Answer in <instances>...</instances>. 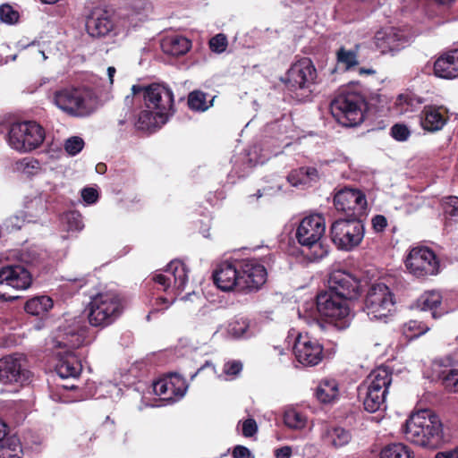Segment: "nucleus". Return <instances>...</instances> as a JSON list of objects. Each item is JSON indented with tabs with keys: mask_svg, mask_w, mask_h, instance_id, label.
I'll use <instances>...</instances> for the list:
<instances>
[{
	"mask_svg": "<svg viewBox=\"0 0 458 458\" xmlns=\"http://www.w3.org/2000/svg\"><path fill=\"white\" fill-rule=\"evenodd\" d=\"M328 290L316 297L317 310L328 327L344 328V268L334 265L327 280Z\"/></svg>",
	"mask_w": 458,
	"mask_h": 458,
	"instance_id": "1",
	"label": "nucleus"
},
{
	"mask_svg": "<svg viewBox=\"0 0 458 458\" xmlns=\"http://www.w3.org/2000/svg\"><path fill=\"white\" fill-rule=\"evenodd\" d=\"M404 433L409 441L419 446L436 449L444 443L443 423L430 409L411 413L405 422Z\"/></svg>",
	"mask_w": 458,
	"mask_h": 458,
	"instance_id": "2",
	"label": "nucleus"
},
{
	"mask_svg": "<svg viewBox=\"0 0 458 458\" xmlns=\"http://www.w3.org/2000/svg\"><path fill=\"white\" fill-rule=\"evenodd\" d=\"M52 102L62 111L73 116H86L97 108V98L86 88H64L54 92Z\"/></svg>",
	"mask_w": 458,
	"mask_h": 458,
	"instance_id": "3",
	"label": "nucleus"
},
{
	"mask_svg": "<svg viewBox=\"0 0 458 458\" xmlns=\"http://www.w3.org/2000/svg\"><path fill=\"white\" fill-rule=\"evenodd\" d=\"M122 310V302L117 294L110 292L98 293L88 305L89 323L95 327H106L118 318Z\"/></svg>",
	"mask_w": 458,
	"mask_h": 458,
	"instance_id": "4",
	"label": "nucleus"
},
{
	"mask_svg": "<svg viewBox=\"0 0 458 458\" xmlns=\"http://www.w3.org/2000/svg\"><path fill=\"white\" fill-rule=\"evenodd\" d=\"M46 137L44 128L34 121L14 123L11 125L7 143L19 153H29L38 148Z\"/></svg>",
	"mask_w": 458,
	"mask_h": 458,
	"instance_id": "5",
	"label": "nucleus"
},
{
	"mask_svg": "<svg viewBox=\"0 0 458 458\" xmlns=\"http://www.w3.org/2000/svg\"><path fill=\"white\" fill-rule=\"evenodd\" d=\"M364 310L371 320L385 323L395 311L394 295L383 283L373 284L368 290L364 301Z\"/></svg>",
	"mask_w": 458,
	"mask_h": 458,
	"instance_id": "6",
	"label": "nucleus"
},
{
	"mask_svg": "<svg viewBox=\"0 0 458 458\" xmlns=\"http://www.w3.org/2000/svg\"><path fill=\"white\" fill-rule=\"evenodd\" d=\"M131 94L133 97L142 98L147 108H152L156 112H162L169 115L174 114V93L165 84L133 85Z\"/></svg>",
	"mask_w": 458,
	"mask_h": 458,
	"instance_id": "7",
	"label": "nucleus"
},
{
	"mask_svg": "<svg viewBox=\"0 0 458 458\" xmlns=\"http://www.w3.org/2000/svg\"><path fill=\"white\" fill-rule=\"evenodd\" d=\"M131 19L124 17L116 21L115 16L110 12L103 9H96L88 17L86 29L91 37L115 36L121 31L128 30L131 26H136Z\"/></svg>",
	"mask_w": 458,
	"mask_h": 458,
	"instance_id": "8",
	"label": "nucleus"
},
{
	"mask_svg": "<svg viewBox=\"0 0 458 458\" xmlns=\"http://www.w3.org/2000/svg\"><path fill=\"white\" fill-rule=\"evenodd\" d=\"M325 230V219L319 215L304 217L296 229L295 236L301 246L309 249H318V250H315L313 252L312 258L314 259H322L326 254L319 242Z\"/></svg>",
	"mask_w": 458,
	"mask_h": 458,
	"instance_id": "9",
	"label": "nucleus"
},
{
	"mask_svg": "<svg viewBox=\"0 0 458 458\" xmlns=\"http://www.w3.org/2000/svg\"><path fill=\"white\" fill-rule=\"evenodd\" d=\"M369 108L364 88L360 81L345 83V127H356L365 118Z\"/></svg>",
	"mask_w": 458,
	"mask_h": 458,
	"instance_id": "10",
	"label": "nucleus"
},
{
	"mask_svg": "<svg viewBox=\"0 0 458 458\" xmlns=\"http://www.w3.org/2000/svg\"><path fill=\"white\" fill-rule=\"evenodd\" d=\"M28 360L21 353H12L0 359V382L4 385H28L32 373L28 369Z\"/></svg>",
	"mask_w": 458,
	"mask_h": 458,
	"instance_id": "11",
	"label": "nucleus"
},
{
	"mask_svg": "<svg viewBox=\"0 0 458 458\" xmlns=\"http://www.w3.org/2000/svg\"><path fill=\"white\" fill-rule=\"evenodd\" d=\"M188 282V269L180 260L171 261L165 269V274H156L147 283L149 290L162 291L170 295L172 284L179 291H183Z\"/></svg>",
	"mask_w": 458,
	"mask_h": 458,
	"instance_id": "12",
	"label": "nucleus"
},
{
	"mask_svg": "<svg viewBox=\"0 0 458 458\" xmlns=\"http://www.w3.org/2000/svg\"><path fill=\"white\" fill-rule=\"evenodd\" d=\"M405 266L416 277L435 276L439 271V261L435 252L428 247L412 248L405 259Z\"/></svg>",
	"mask_w": 458,
	"mask_h": 458,
	"instance_id": "13",
	"label": "nucleus"
},
{
	"mask_svg": "<svg viewBox=\"0 0 458 458\" xmlns=\"http://www.w3.org/2000/svg\"><path fill=\"white\" fill-rule=\"evenodd\" d=\"M241 293H250L259 291L267 279L265 266L256 259H238Z\"/></svg>",
	"mask_w": 458,
	"mask_h": 458,
	"instance_id": "14",
	"label": "nucleus"
},
{
	"mask_svg": "<svg viewBox=\"0 0 458 458\" xmlns=\"http://www.w3.org/2000/svg\"><path fill=\"white\" fill-rule=\"evenodd\" d=\"M215 285L223 292L241 293L238 259L225 260L216 265L212 273Z\"/></svg>",
	"mask_w": 458,
	"mask_h": 458,
	"instance_id": "15",
	"label": "nucleus"
},
{
	"mask_svg": "<svg viewBox=\"0 0 458 458\" xmlns=\"http://www.w3.org/2000/svg\"><path fill=\"white\" fill-rule=\"evenodd\" d=\"M293 353L302 365L315 366L322 360L323 346L308 335L300 334L294 342Z\"/></svg>",
	"mask_w": 458,
	"mask_h": 458,
	"instance_id": "16",
	"label": "nucleus"
},
{
	"mask_svg": "<svg viewBox=\"0 0 458 458\" xmlns=\"http://www.w3.org/2000/svg\"><path fill=\"white\" fill-rule=\"evenodd\" d=\"M316 76V68L311 60L302 58L290 67L284 82L290 89H305L314 82Z\"/></svg>",
	"mask_w": 458,
	"mask_h": 458,
	"instance_id": "17",
	"label": "nucleus"
},
{
	"mask_svg": "<svg viewBox=\"0 0 458 458\" xmlns=\"http://www.w3.org/2000/svg\"><path fill=\"white\" fill-rule=\"evenodd\" d=\"M187 388L185 379L177 373H171L153 384L155 394L172 403L181 399L185 394Z\"/></svg>",
	"mask_w": 458,
	"mask_h": 458,
	"instance_id": "18",
	"label": "nucleus"
},
{
	"mask_svg": "<svg viewBox=\"0 0 458 458\" xmlns=\"http://www.w3.org/2000/svg\"><path fill=\"white\" fill-rule=\"evenodd\" d=\"M374 40L377 49L382 55L390 54L392 55L404 48L408 42L407 37L394 28L377 31Z\"/></svg>",
	"mask_w": 458,
	"mask_h": 458,
	"instance_id": "19",
	"label": "nucleus"
},
{
	"mask_svg": "<svg viewBox=\"0 0 458 458\" xmlns=\"http://www.w3.org/2000/svg\"><path fill=\"white\" fill-rule=\"evenodd\" d=\"M388 388L364 382L358 387V396L362 400L364 409L375 412L385 406Z\"/></svg>",
	"mask_w": 458,
	"mask_h": 458,
	"instance_id": "20",
	"label": "nucleus"
},
{
	"mask_svg": "<svg viewBox=\"0 0 458 458\" xmlns=\"http://www.w3.org/2000/svg\"><path fill=\"white\" fill-rule=\"evenodd\" d=\"M31 283L30 273L22 266H6L0 269V284H6L17 290H25Z\"/></svg>",
	"mask_w": 458,
	"mask_h": 458,
	"instance_id": "21",
	"label": "nucleus"
},
{
	"mask_svg": "<svg viewBox=\"0 0 458 458\" xmlns=\"http://www.w3.org/2000/svg\"><path fill=\"white\" fill-rule=\"evenodd\" d=\"M447 121V111L443 106H425L420 114L421 127L430 132L440 131Z\"/></svg>",
	"mask_w": 458,
	"mask_h": 458,
	"instance_id": "22",
	"label": "nucleus"
},
{
	"mask_svg": "<svg viewBox=\"0 0 458 458\" xmlns=\"http://www.w3.org/2000/svg\"><path fill=\"white\" fill-rule=\"evenodd\" d=\"M437 77L452 80L458 77V49L451 50L439 56L434 63Z\"/></svg>",
	"mask_w": 458,
	"mask_h": 458,
	"instance_id": "23",
	"label": "nucleus"
},
{
	"mask_svg": "<svg viewBox=\"0 0 458 458\" xmlns=\"http://www.w3.org/2000/svg\"><path fill=\"white\" fill-rule=\"evenodd\" d=\"M169 116V114L162 112H156V110L152 108L145 107V109L141 110L138 114L135 127L140 131H151L165 124Z\"/></svg>",
	"mask_w": 458,
	"mask_h": 458,
	"instance_id": "24",
	"label": "nucleus"
},
{
	"mask_svg": "<svg viewBox=\"0 0 458 458\" xmlns=\"http://www.w3.org/2000/svg\"><path fill=\"white\" fill-rule=\"evenodd\" d=\"M320 173L316 167L303 166L293 170L287 176L288 182L293 187H310L320 180Z\"/></svg>",
	"mask_w": 458,
	"mask_h": 458,
	"instance_id": "25",
	"label": "nucleus"
},
{
	"mask_svg": "<svg viewBox=\"0 0 458 458\" xmlns=\"http://www.w3.org/2000/svg\"><path fill=\"white\" fill-rule=\"evenodd\" d=\"M55 369L62 378L77 377L82 370V365L74 353L66 352L59 356Z\"/></svg>",
	"mask_w": 458,
	"mask_h": 458,
	"instance_id": "26",
	"label": "nucleus"
},
{
	"mask_svg": "<svg viewBox=\"0 0 458 458\" xmlns=\"http://www.w3.org/2000/svg\"><path fill=\"white\" fill-rule=\"evenodd\" d=\"M345 251H349L360 244L364 238L365 228L360 219L345 218Z\"/></svg>",
	"mask_w": 458,
	"mask_h": 458,
	"instance_id": "27",
	"label": "nucleus"
},
{
	"mask_svg": "<svg viewBox=\"0 0 458 458\" xmlns=\"http://www.w3.org/2000/svg\"><path fill=\"white\" fill-rule=\"evenodd\" d=\"M54 306L53 300L47 295L36 296L28 300L24 305L25 311L39 318H46Z\"/></svg>",
	"mask_w": 458,
	"mask_h": 458,
	"instance_id": "28",
	"label": "nucleus"
},
{
	"mask_svg": "<svg viewBox=\"0 0 458 458\" xmlns=\"http://www.w3.org/2000/svg\"><path fill=\"white\" fill-rule=\"evenodd\" d=\"M162 49L165 54L171 55H182L186 54L191 47V41L181 35H173L166 37L161 44Z\"/></svg>",
	"mask_w": 458,
	"mask_h": 458,
	"instance_id": "29",
	"label": "nucleus"
},
{
	"mask_svg": "<svg viewBox=\"0 0 458 458\" xmlns=\"http://www.w3.org/2000/svg\"><path fill=\"white\" fill-rule=\"evenodd\" d=\"M315 394L320 403H332L339 395L338 384L335 379L323 380L317 387Z\"/></svg>",
	"mask_w": 458,
	"mask_h": 458,
	"instance_id": "30",
	"label": "nucleus"
},
{
	"mask_svg": "<svg viewBox=\"0 0 458 458\" xmlns=\"http://www.w3.org/2000/svg\"><path fill=\"white\" fill-rule=\"evenodd\" d=\"M22 454L21 443L16 435H8L0 441V458H21Z\"/></svg>",
	"mask_w": 458,
	"mask_h": 458,
	"instance_id": "31",
	"label": "nucleus"
},
{
	"mask_svg": "<svg viewBox=\"0 0 458 458\" xmlns=\"http://www.w3.org/2000/svg\"><path fill=\"white\" fill-rule=\"evenodd\" d=\"M442 295L438 291H428L418 299V306L423 310H431L432 317L437 318L443 314V312L437 311V309L442 303Z\"/></svg>",
	"mask_w": 458,
	"mask_h": 458,
	"instance_id": "32",
	"label": "nucleus"
},
{
	"mask_svg": "<svg viewBox=\"0 0 458 458\" xmlns=\"http://www.w3.org/2000/svg\"><path fill=\"white\" fill-rule=\"evenodd\" d=\"M393 370L387 366H380L373 369L364 381L371 385L388 388L392 383Z\"/></svg>",
	"mask_w": 458,
	"mask_h": 458,
	"instance_id": "33",
	"label": "nucleus"
},
{
	"mask_svg": "<svg viewBox=\"0 0 458 458\" xmlns=\"http://www.w3.org/2000/svg\"><path fill=\"white\" fill-rule=\"evenodd\" d=\"M362 292L360 280L345 271V301H357L361 296Z\"/></svg>",
	"mask_w": 458,
	"mask_h": 458,
	"instance_id": "34",
	"label": "nucleus"
},
{
	"mask_svg": "<svg viewBox=\"0 0 458 458\" xmlns=\"http://www.w3.org/2000/svg\"><path fill=\"white\" fill-rule=\"evenodd\" d=\"M429 327L422 321L411 319L402 327V333L407 340H413L424 335Z\"/></svg>",
	"mask_w": 458,
	"mask_h": 458,
	"instance_id": "35",
	"label": "nucleus"
},
{
	"mask_svg": "<svg viewBox=\"0 0 458 458\" xmlns=\"http://www.w3.org/2000/svg\"><path fill=\"white\" fill-rule=\"evenodd\" d=\"M60 221L67 232H79L84 227L81 215L79 211L71 210L64 212L61 215Z\"/></svg>",
	"mask_w": 458,
	"mask_h": 458,
	"instance_id": "36",
	"label": "nucleus"
},
{
	"mask_svg": "<svg viewBox=\"0 0 458 458\" xmlns=\"http://www.w3.org/2000/svg\"><path fill=\"white\" fill-rule=\"evenodd\" d=\"M380 458H413V456L407 445L398 443L385 446L380 453Z\"/></svg>",
	"mask_w": 458,
	"mask_h": 458,
	"instance_id": "37",
	"label": "nucleus"
},
{
	"mask_svg": "<svg viewBox=\"0 0 458 458\" xmlns=\"http://www.w3.org/2000/svg\"><path fill=\"white\" fill-rule=\"evenodd\" d=\"M284 423L289 428L302 429L306 427L307 418L295 409H288L284 413Z\"/></svg>",
	"mask_w": 458,
	"mask_h": 458,
	"instance_id": "38",
	"label": "nucleus"
},
{
	"mask_svg": "<svg viewBox=\"0 0 458 458\" xmlns=\"http://www.w3.org/2000/svg\"><path fill=\"white\" fill-rule=\"evenodd\" d=\"M325 444L339 448L344 445V428L340 426L330 425L323 434Z\"/></svg>",
	"mask_w": 458,
	"mask_h": 458,
	"instance_id": "39",
	"label": "nucleus"
},
{
	"mask_svg": "<svg viewBox=\"0 0 458 458\" xmlns=\"http://www.w3.org/2000/svg\"><path fill=\"white\" fill-rule=\"evenodd\" d=\"M423 98L416 96L412 92L400 94L396 100V105L403 112H411L423 103Z\"/></svg>",
	"mask_w": 458,
	"mask_h": 458,
	"instance_id": "40",
	"label": "nucleus"
},
{
	"mask_svg": "<svg viewBox=\"0 0 458 458\" xmlns=\"http://www.w3.org/2000/svg\"><path fill=\"white\" fill-rule=\"evenodd\" d=\"M213 99L207 101V95L199 90L192 91L188 97V106L191 110L204 112L212 106Z\"/></svg>",
	"mask_w": 458,
	"mask_h": 458,
	"instance_id": "41",
	"label": "nucleus"
},
{
	"mask_svg": "<svg viewBox=\"0 0 458 458\" xmlns=\"http://www.w3.org/2000/svg\"><path fill=\"white\" fill-rule=\"evenodd\" d=\"M15 169L28 176H32L40 172L41 166L37 159L24 157L16 162Z\"/></svg>",
	"mask_w": 458,
	"mask_h": 458,
	"instance_id": "42",
	"label": "nucleus"
},
{
	"mask_svg": "<svg viewBox=\"0 0 458 458\" xmlns=\"http://www.w3.org/2000/svg\"><path fill=\"white\" fill-rule=\"evenodd\" d=\"M329 110L334 119L340 124L344 118V94L338 93L330 102Z\"/></svg>",
	"mask_w": 458,
	"mask_h": 458,
	"instance_id": "43",
	"label": "nucleus"
},
{
	"mask_svg": "<svg viewBox=\"0 0 458 458\" xmlns=\"http://www.w3.org/2000/svg\"><path fill=\"white\" fill-rule=\"evenodd\" d=\"M441 209L445 218V225L447 226L451 222H458V202H441Z\"/></svg>",
	"mask_w": 458,
	"mask_h": 458,
	"instance_id": "44",
	"label": "nucleus"
},
{
	"mask_svg": "<svg viewBox=\"0 0 458 458\" xmlns=\"http://www.w3.org/2000/svg\"><path fill=\"white\" fill-rule=\"evenodd\" d=\"M85 332H75L73 330L66 333L65 342L64 344L72 349L80 348L85 342Z\"/></svg>",
	"mask_w": 458,
	"mask_h": 458,
	"instance_id": "45",
	"label": "nucleus"
},
{
	"mask_svg": "<svg viewBox=\"0 0 458 458\" xmlns=\"http://www.w3.org/2000/svg\"><path fill=\"white\" fill-rule=\"evenodd\" d=\"M345 425L349 427L348 432L360 429L363 426V414L361 411H352L345 415Z\"/></svg>",
	"mask_w": 458,
	"mask_h": 458,
	"instance_id": "46",
	"label": "nucleus"
},
{
	"mask_svg": "<svg viewBox=\"0 0 458 458\" xmlns=\"http://www.w3.org/2000/svg\"><path fill=\"white\" fill-rule=\"evenodd\" d=\"M83 147L84 140L79 136H72L64 142V149L71 156H75L80 153Z\"/></svg>",
	"mask_w": 458,
	"mask_h": 458,
	"instance_id": "47",
	"label": "nucleus"
},
{
	"mask_svg": "<svg viewBox=\"0 0 458 458\" xmlns=\"http://www.w3.org/2000/svg\"><path fill=\"white\" fill-rule=\"evenodd\" d=\"M391 136L397 141H405L411 136V131L403 123H395L391 127Z\"/></svg>",
	"mask_w": 458,
	"mask_h": 458,
	"instance_id": "48",
	"label": "nucleus"
},
{
	"mask_svg": "<svg viewBox=\"0 0 458 458\" xmlns=\"http://www.w3.org/2000/svg\"><path fill=\"white\" fill-rule=\"evenodd\" d=\"M19 19V14L9 4H2L0 6V20L3 22L13 24Z\"/></svg>",
	"mask_w": 458,
	"mask_h": 458,
	"instance_id": "49",
	"label": "nucleus"
},
{
	"mask_svg": "<svg viewBox=\"0 0 458 458\" xmlns=\"http://www.w3.org/2000/svg\"><path fill=\"white\" fill-rule=\"evenodd\" d=\"M342 219L334 222L330 228V234L332 242L336 245L339 250H344V235L341 233Z\"/></svg>",
	"mask_w": 458,
	"mask_h": 458,
	"instance_id": "50",
	"label": "nucleus"
},
{
	"mask_svg": "<svg viewBox=\"0 0 458 458\" xmlns=\"http://www.w3.org/2000/svg\"><path fill=\"white\" fill-rule=\"evenodd\" d=\"M443 384L448 391H458V369H450L444 377Z\"/></svg>",
	"mask_w": 458,
	"mask_h": 458,
	"instance_id": "51",
	"label": "nucleus"
},
{
	"mask_svg": "<svg viewBox=\"0 0 458 458\" xmlns=\"http://www.w3.org/2000/svg\"><path fill=\"white\" fill-rule=\"evenodd\" d=\"M209 47L213 52L223 53L227 47V38L224 34H217L209 40Z\"/></svg>",
	"mask_w": 458,
	"mask_h": 458,
	"instance_id": "52",
	"label": "nucleus"
},
{
	"mask_svg": "<svg viewBox=\"0 0 458 458\" xmlns=\"http://www.w3.org/2000/svg\"><path fill=\"white\" fill-rule=\"evenodd\" d=\"M176 300L174 294L171 295L170 297H164V296H157L155 298V301L153 303L154 310L159 311V310H166L171 304L174 302Z\"/></svg>",
	"mask_w": 458,
	"mask_h": 458,
	"instance_id": "53",
	"label": "nucleus"
},
{
	"mask_svg": "<svg viewBox=\"0 0 458 458\" xmlns=\"http://www.w3.org/2000/svg\"><path fill=\"white\" fill-rule=\"evenodd\" d=\"M355 48V50H345V72L354 70V68L359 64L356 51L359 48V45H356Z\"/></svg>",
	"mask_w": 458,
	"mask_h": 458,
	"instance_id": "54",
	"label": "nucleus"
},
{
	"mask_svg": "<svg viewBox=\"0 0 458 458\" xmlns=\"http://www.w3.org/2000/svg\"><path fill=\"white\" fill-rule=\"evenodd\" d=\"M242 435L245 437H253L258 431V425L254 419L249 418L242 422Z\"/></svg>",
	"mask_w": 458,
	"mask_h": 458,
	"instance_id": "55",
	"label": "nucleus"
},
{
	"mask_svg": "<svg viewBox=\"0 0 458 458\" xmlns=\"http://www.w3.org/2000/svg\"><path fill=\"white\" fill-rule=\"evenodd\" d=\"M372 228L376 233H383L388 225L387 219L383 215H376L371 219Z\"/></svg>",
	"mask_w": 458,
	"mask_h": 458,
	"instance_id": "56",
	"label": "nucleus"
},
{
	"mask_svg": "<svg viewBox=\"0 0 458 458\" xmlns=\"http://www.w3.org/2000/svg\"><path fill=\"white\" fill-rule=\"evenodd\" d=\"M242 369V364L239 360L228 361L224 366V372L229 376H237Z\"/></svg>",
	"mask_w": 458,
	"mask_h": 458,
	"instance_id": "57",
	"label": "nucleus"
},
{
	"mask_svg": "<svg viewBox=\"0 0 458 458\" xmlns=\"http://www.w3.org/2000/svg\"><path fill=\"white\" fill-rule=\"evenodd\" d=\"M247 324H245L244 322L241 323L239 321H234L231 323L229 326L230 333L235 337L242 336L247 331Z\"/></svg>",
	"mask_w": 458,
	"mask_h": 458,
	"instance_id": "58",
	"label": "nucleus"
},
{
	"mask_svg": "<svg viewBox=\"0 0 458 458\" xmlns=\"http://www.w3.org/2000/svg\"><path fill=\"white\" fill-rule=\"evenodd\" d=\"M98 197V191L96 187H85L81 191L82 200H97Z\"/></svg>",
	"mask_w": 458,
	"mask_h": 458,
	"instance_id": "59",
	"label": "nucleus"
},
{
	"mask_svg": "<svg viewBox=\"0 0 458 458\" xmlns=\"http://www.w3.org/2000/svg\"><path fill=\"white\" fill-rule=\"evenodd\" d=\"M233 458H251L250 451L244 445H238L233 450Z\"/></svg>",
	"mask_w": 458,
	"mask_h": 458,
	"instance_id": "60",
	"label": "nucleus"
},
{
	"mask_svg": "<svg viewBox=\"0 0 458 458\" xmlns=\"http://www.w3.org/2000/svg\"><path fill=\"white\" fill-rule=\"evenodd\" d=\"M208 370L209 374H215L216 373V367L211 362L207 360L199 369H197V371L191 376V379L193 380L194 377H196L198 375Z\"/></svg>",
	"mask_w": 458,
	"mask_h": 458,
	"instance_id": "61",
	"label": "nucleus"
},
{
	"mask_svg": "<svg viewBox=\"0 0 458 458\" xmlns=\"http://www.w3.org/2000/svg\"><path fill=\"white\" fill-rule=\"evenodd\" d=\"M345 194H351V197L354 198V200H366L365 194L360 191L345 185Z\"/></svg>",
	"mask_w": 458,
	"mask_h": 458,
	"instance_id": "62",
	"label": "nucleus"
},
{
	"mask_svg": "<svg viewBox=\"0 0 458 458\" xmlns=\"http://www.w3.org/2000/svg\"><path fill=\"white\" fill-rule=\"evenodd\" d=\"M292 455V448L288 445L276 449L275 456L276 458H290Z\"/></svg>",
	"mask_w": 458,
	"mask_h": 458,
	"instance_id": "63",
	"label": "nucleus"
},
{
	"mask_svg": "<svg viewBox=\"0 0 458 458\" xmlns=\"http://www.w3.org/2000/svg\"><path fill=\"white\" fill-rule=\"evenodd\" d=\"M435 458H458V450L453 449L444 452H438Z\"/></svg>",
	"mask_w": 458,
	"mask_h": 458,
	"instance_id": "64",
	"label": "nucleus"
}]
</instances>
